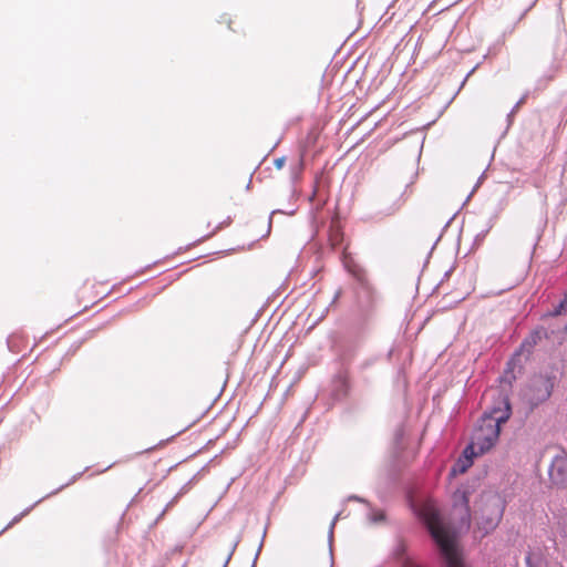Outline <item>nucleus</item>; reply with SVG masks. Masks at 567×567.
<instances>
[{
    "label": "nucleus",
    "instance_id": "obj_10",
    "mask_svg": "<svg viewBox=\"0 0 567 567\" xmlns=\"http://www.w3.org/2000/svg\"><path fill=\"white\" fill-rule=\"evenodd\" d=\"M238 544H239V537H235L227 543V553H226L225 560H224V564L221 567L228 566Z\"/></svg>",
    "mask_w": 567,
    "mask_h": 567
},
{
    "label": "nucleus",
    "instance_id": "obj_8",
    "mask_svg": "<svg viewBox=\"0 0 567 567\" xmlns=\"http://www.w3.org/2000/svg\"><path fill=\"white\" fill-rule=\"evenodd\" d=\"M527 567H547V560L540 551H529L526 555Z\"/></svg>",
    "mask_w": 567,
    "mask_h": 567
},
{
    "label": "nucleus",
    "instance_id": "obj_13",
    "mask_svg": "<svg viewBox=\"0 0 567 567\" xmlns=\"http://www.w3.org/2000/svg\"><path fill=\"white\" fill-rule=\"evenodd\" d=\"M31 508H28L25 509L23 513H21L20 515L16 516L10 523L9 525L4 528V529H8L9 527H11L12 525H14L16 523H18L20 520V518L22 516H24L25 514H28L30 512Z\"/></svg>",
    "mask_w": 567,
    "mask_h": 567
},
{
    "label": "nucleus",
    "instance_id": "obj_17",
    "mask_svg": "<svg viewBox=\"0 0 567 567\" xmlns=\"http://www.w3.org/2000/svg\"><path fill=\"white\" fill-rule=\"evenodd\" d=\"M341 296V290H338L332 299V302L331 303H334Z\"/></svg>",
    "mask_w": 567,
    "mask_h": 567
},
{
    "label": "nucleus",
    "instance_id": "obj_1",
    "mask_svg": "<svg viewBox=\"0 0 567 567\" xmlns=\"http://www.w3.org/2000/svg\"><path fill=\"white\" fill-rule=\"evenodd\" d=\"M470 493L466 487L457 488L453 494L451 517L445 520L432 502L423 503L417 515L436 544L446 567H465L458 558L456 548L457 535L467 530L471 525Z\"/></svg>",
    "mask_w": 567,
    "mask_h": 567
},
{
    "label": "nucleus",
    "instance_id": "obj_18",
    "mask_svg": "<svg viewBox=\"0 0 567 567\" xmlns=\"http://www.w3.org/2000/svg\"><path fill=\"white\" fill-rule=\"evenodd\" d=\"M261 546H262V544H260V546H259V548H258V551H257V554L255 555V559H254V563H252V567H255V566H256V561H257L258 555H259V553H260V550H261Z\"/></svg>",
    "mask_w": 567,
    "mask_h": 567
},
{
    "label": "nucleus",
    "instance_id": "obj_3",
    "mask_svg": "<svg viewBox=\"0 0 567 567\" xmlns=\"http://www.w3.org/2000/svg\"><path fill=\"white\" fill-rule=\"evenodd\" d=\"M553 388L554 382L549 377L534 375L524 389L523 398L532 408H535L550 396Z\"/></svg>",
    "mask_w": 567,
    "mask_h": 567
},
{
    "label": "nucleus",
    "instance_id": "obj_12",
    "mask_svg": "<svg viewBox=\"0 0 567 567\" xmlns=\"http://www.w3.org/2000/svg\"><path fill=\"white\" fill-rule=\"evenodd\" d=\"M341 239H342V235L340 234V231L338 229L331 230L330 240L333 246L339 245L341 243Z\"/></svg>",
    "mask_w": 567,
    "mask_h": 567
},
{
    "label": "nucleus",
    "instance_id": "obj_5",
    "mask_svg": "<svg viewBox=\"0 0 567 567\" xmlns=\"http://www.w3.org/2000/svg\"><path fill=\"white\" fill-rule=\"evenodd\" d=\"M549 478L555 485H565L567 483V454L559 451L553 456L549 468Z\"/></svg>",
    "mask_w": 567,
    "mask_h": 567
},
{
    "label": "nucleus",
    "instance_id": "obj_4",
    "mask_svg": "<svg viewBox=\"0 0 567 567\" xmlns=\"http://www.w3.org/2000/svg\"><path fill=\"white\" fill-rule=\"evenodd\" d=\"M403 203V194L399 190H384L375 196L373 207L378 215L391 216L402 207Z\"/></svg>",
    "mask_w": 567,
    "mask_h": 567
},
{
    "label": "nucleus",
    "instance_id": "obj_6",
    "mask_svg": "<svg viewBox=\"0 0 567 567\" xmlns=\"http://www.w3.org/2000/svg\"><path fill=\"white\" fill-rule=\"evenodd\" d=\"M493 508L494 511L491 516L486 518L482 517L478 522L480 528L484 529L486 534L498 525L503 516L504 506L498 501L493 504Z\"/></svg>",
    "mask_w": 567,
    "mask_h": 567
},
{
    "label": "nucleus",
    "instance_id": "obj_16",
    "mask_svg": "<svg viewBox=\"0 0 567 567\" xmlns=\"http://www.w3.org/2000/svg\"><path fill=\"white\" fill-rule=\"evenodd\" d=\"M404 567H422V566L414 561L409 560L405 563Z\"/></svg>",
    "mask_w": 567,
    "mask_h": 567
},
{
    "label": "nucleus",
    "instance_id": "obj_9",
    "mask_svg": "<svg viewBox=\"0 0 567 567\" xmlns=\"http://www.w3.org/2000/svg\"><path fill=\"white\" fill-rule=\"evenodd\" d=\"M567 313V292L557 306L547 313L549 317H558Z\"/></svg>",
    "mask_w": 567,
    "mask_h": 567
},
{
    "label": "nucleus",
    "instance_id": "obj_2",
    "mask_svg": "<svg viewBox=\"0 0 567 567\" xmlns=\"http://www.w3.org/2000/svg\"><path fill=\"white\" fill-rule=\"evenodd\" d=\"M512 409L506 396H502L498 406H493L491 411L484 414L477 421L472 434L471 443L464 450L465 461H460L454 467L453 473L457 471L463 473L473 463V456L484 454L489 451L498 441L501 425L511 417Z\"/></svg>",
    "mask_w": 567,
    "mask_h": 567
},
{
    "label": "nucleus",
    "instance_id": "obj_14",
    "mask_svg": "<svg viewBox=\"0 0 567 567\" xmlns=\"http://www.w3.org/2000/svg\"><path fill=\"white\" fill-rule=\"evenodd\" d=\"M274 163H275V166H276L278 169H280V168H282V167H284V165H285V163H286V157H285V156H281V157H279V158H276Z\"/></svg>",
    "mask_w": 567,
    "mask_h": 567
},
{
    "label": "nucleus",
    "instance_id": "obj_15",
    "mask_svg": "<svg viewBox=\"0 0 567 567\" xmlns=\"http://www.w3.org/2000/svg\"><path fill=\"white\" fill-rule=\"evenodd\" d=\"M338 518H339V514L334 516V518L332 519V522L330 524V529H329V538H330V540L332 539L333 528H334V525H336V522L338 520Z\"/></svg>",
    "mask_w": 567,
    "mask_h": 567
},
{
    "label": "nucleus",
    "instance_id": "obj_19",
    "mask_svg": "<svg viewBox=\"0 0 567 567\" xmlns=\"http://www.w3.org/2000/svg\"><path fill=\"white\" fill-rule=\"evenodd\" d=\"M350 499H355V501L364 502L363 499H361V498H360V497H358V496H352V497H350Z\"/></svg>",
    "mask_w": 567,
    "mask_h": 567
},
{
    "label": "nucleus",
    "instance_id": "obj_11",
    "mask_svg": "<svg viewBox=\"0 0 567 567\" xmlns=\"http://www.w3.org/2000/svg\"><path fill=\"white\" fill-rule=\"evenodd\" d=\"M385 518L384 516V513L381 512V511H372L370 514H369V520L373 524H378V523H381L383 522Z\"/></svg>",
    "mask_w": 567,
    "mask_h": 567
},
{
    "label": "nucleus",
    "instance_id": "obj_7",
    "mask_svg": "<svg viewBox=\"0 0 567 567\" xmlns=\"http://www.w3.org/2000/svg\"><path fill=\"white\" fill-rule=\"evenodd\" d=\"M548 337V330L544 327H538L523 341L522 347L529 350L535 347L543 338Z\"/></svg>",
    "mask_w": 567,
    "mask_h": 567
}]
</instances>
